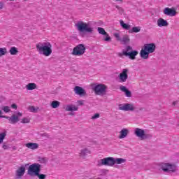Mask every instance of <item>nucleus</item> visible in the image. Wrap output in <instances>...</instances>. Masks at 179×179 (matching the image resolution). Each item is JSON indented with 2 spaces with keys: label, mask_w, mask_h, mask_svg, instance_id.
I'll list each match as a JSON object with an SVG mask.
<instances>
[{
  "label": "nucleus",
  "mask_w": 179,
  "mask_h": 179,
  "mask_svg": "<svg viewBox=\"0 0 179 179\" xmlns=\"http://www.w3.org/2000/svg\"><path fill=\"white\" fill-rule=\"evenodd\" d=\"M11 108H14V110H17V105H16L15 103H13L11 105Z\"/></svg>",
  "instance_id": "obj_42"
},
{
  "label": "nucleus",
  "mask_w": 179,
  "mask_h": 179,
  "mask_svg": "<svg viewBox=\"0 0 179 179\" xmlns=\"http://www.w3.org/2000/svg\"><path fill=\"white\" fill-rule=\"evenodd\" d=\"M74 92H75L76 94H78V96H83V95L86 94V91L83 88H82L79 86L75 87Z\"/></svg>",
  "instance_id": "obj_18"
},
{
  "label": "nucleus",
  "mask_w": 179,
  "mask_h": 179,
  "mask_svg": "<svg viewBox=\"0 0 179 179\" xmlns=\"http://www.w3.org/2000/svg\"><path fill=\"white\" fill-rule=\"evenodd\" d=\"M26 148L31 149V150H36L38 149V143H28L25 144Z\"/></svg>",
  "instance_id": "obj_21"
},
{
  "label": "nucleus",
  "mask_w": 179,
  "mask_h": 179,
  "mask_svg": "<svg viewBox=\"0 0 179 179\" xmlns=\"http://www.w3.org/2000/svg\"><path fill=\"white\" fill-rule=\"evenodd\" d=\"M128 135H129V129L123 128L119 132L118 139H125Z\"/></svg>",
  "instance_id": "obj_16"
},
{
  "label": "nucleus",
  "mask_w": 179,
  "mask_h": 179,
  "mask_svg": "<svg viewBox=\"0 0 179 179\" xmlns=\"http://www.w3.org/2000/svg\"><path fill=\"white\" fill-rule=\"evenodd\" d=\"M103 40L106 43H110L111 42V37L110 36V35H108V33H106V34L103 35Z\"/></svg>",
  "instance_id": "obj_29"
},
{
  "label": "nucleus",
  "mask_w": 179,
  "mask_h": 179,
  "mask_svg": "<svg viewBox=\"0 0 179 179\" xmlns=\"http://www.w3.org/2000/svg\"><path fill=\"white\" fill-rule=\"evenodd\" d=\"M163 13L166 16H170L171 17H173V16H176L177 15V10L175 8H169L166 7L163 10Z\"/></svg>",
  "instance_id": "obj_13"
},
{
  "label": "nucleus",
  "mask_w": 179,
  "mask_h": 179,
  "mask_svg": "<svg viewBox=\"0 0 179 179\" xmlns=\"http://www.w3.org/2000/svg\"><path fill=\"white\" fill-rule=\"evenodd\" d=\"M3 149H4V150H6L9 149V145L3 144Z\"/></svg>",
  "instance_id": "obj_44"
},
{
  "label": "nucleus",
  "mask_w": 179,
  "mask_h": 179,
  "mask_svg": "<svg viewBox=\"0 0 179 179\" xmlns=\"http://www.w3.org/2000/svg\"><path fill=\"white\" fill-rule=\"evenodd\" d=\"M86 52V47H85V45L83 44H78L76 45L73 49L72 52V55H76L77 57H80L83 55Z\"/></svg>",
  "instance_id": "obj_9"
},
{
  "label": "nucleus",
  "mask_w": 179,
  "mask_h": 179,
  "mask_svg": "<svg viewBox=\"0 0 179 179\" xmlns=\"http://www.w3.org/2000/svg\"><path fill=\"white\" fill-rule=\"evenodd\" d=\"M77 103L78 104V106H83V100H78L77 101Z\"/></svg>",
  "instance_id": "obj_43"
},
{
  "label": "nucleus",
  "mask_w": 179,
  "mask_h": 179,
  "mask_svg": "<svg viewBox=\"0 0 179 179\" xmlns=\"http://www.w3.org/2000/svg\"><path fill=\"white\" fill-rule=\"evenodd\" d=\"M0 171H1V167H0Z\"/></svg>",
  "instance_id": "obj_52"
},
{
  "label": "nucleus",
  "mask_w": 179,
  "mask_h": 179,
  "mask_svg": "<svg viewBox=\"0 0 179 179\" xmlns=\"http://www.w3.org/2000/svg\"><path fill=\"white\" fill-rule=\"evenodd\" d=\"M9 52L10 55H16L17 52H19V50H17V48L16 47H11Z\"/></svg>",
  "instance_id": "obj_26"
},
{
  "label": "nucleus",
  "mask_w": 179,
  "mask_h": 179,
  "mask_svg": "<svg viewBox=\"0 0 179 179\" xmlns=\"http://www.w3.org/2000/svg\"><path fill=\"white\" fill-rule=\"evenodd\" d=\"M177 104H178V101H174L172 103V105H173V106H177Z\"/></svg>",
  "instance_id": "obj_46"
},
{
  "label": "nucleus",
  "mask_w": 179,
  "mask_h": 179,
  "mask_svg": "<svg viewBox=\"0 0 179 179\" xmlns=\"http://www.w3.org/2000/svg\"><path fill=\"white\" fill-rule=\"evenodd\" d=\"M120 26H122V29H124V30H129V29H131V25L126 24L123 20H120Z\"/></svg>",
  "instance_id": "obj_25"
},
{
  "label": "nucleus",
  "mask_w": 179,
  "mask_h": 179,
  "mask_svg": "<svg viewBox=\"0 0 179 179\" xmlns=\"http://www.w3.org/2000/svg\"><path fill=\"white\" fill-rule=\"evenodd\" d=\"M6 136V134L5 133L0 134V145L3 142V139H5Z\"/></svg>",
  "instance_id": "obj_38"
},
{
  "label": "nucleus",
  "mask_w": 179,
  "mask_h": 179,
  "mask_svg": "<svg viewBox=\"0 0 179 179\" xmlns=\"http://www.w3.org/2000/svg\"><path fill=\"white\" fill-rule=\"evenodd\" d=\"M141 31V27H133L129 33H139Z\"/></svg>",
  "instance_id": "obj_28"
},
{
  "label": "nucleus",
  "mask_w": 179,
  "mask_h": 179,
  "mask_svg": "<svg viewBox=\"0 0 179 179\" xmlns=\"http://www.w3.org/2000/svg\"><path fill=\"white\" fill-rule=\"evenodd\" d=\"M156 51V45L155 43L145 44L140 52V57L143 59H149V54H153Z\"/></svg>",
  "instance_id": "obj_3"
},
{
  "label": "nucleus",
  "mask_w": 179,
  "mask_h": 179,
  "mask_svg": "<svg viewBox=\"0 0 179 179\" xmlns=\"http://www.w3.org/2000/svg\"><path fill=\"white\" fill-rule=\"evenodd\" d=\"M27 90H34V89H37V85L34 83H28L26 85Z\"/></svg>",
  "instance_id": "obj_23"
},
{
  "label": "nucleus",
  "mask_w": 179,
  "mask_h": 179,
  "mask_svg": "<svg viewBox=\"0 0 179 179\" xmlns=\"http://www.w3.org/2000/svg\"><path fill=\"white\" fill-rule=\"evenodd\" d=\"M76 27H77V29L80 33H83V31H85L86 33H93L94 31V28L90 25L89 23L84 22L83 21L78 22L76 24Z\"/></svg>",
  "instance_id": "obj_5"
},
{
  "label": "nucleus",
  "mask_w": 179,
  "mask_h": 179,
  "mask_svg": "<svg viewBox=\"0 0 179 179\" xmlns=\"http://www.w3.org/2000/svg\"><path fill=\"white\" fill-rule=\"evenodd\" d=\"M118 108L121 111H135L136 110V107H135V104L132 103H126L118 105Z\"/></svg>",
  "instance_id": "obj_10"
},
{
  "label": "nucleus",
  "mask_w": 179,
  "mask_h": 179,
  "mask_svg": "<svg viewBox=\"0 0 179 179\" xmlns=\"http://www.w3.org/2000/svg\"><path fill=\"white\" fill-rule=\"evenodd\" d=\"M12 149H13V150H16L17 149V148L14 146V147L12 148Z\"/></svg>",
  "instance_id": "obj_50"
},
{
  "label": "nucleus",
  "mask_w": 179,
  "mask_h": 179,
  "mask_svg": "<svg viewBox=\"0 0 179 179\" xmlns=\"http://www.w3.org/2000/svg\"><path fill=\"white\" fill-rule=\"evenodd\" d=\"M24 1H27V0H24Z\"/></svg>",
  "instance_id": "obj_53"
},
{
  "label": "nucleus",
  "mask_w": 179,
  "mask_h": 179,
  "mask_svg": "<svg viewBox=\"0 0 179 179\" xmlns=\"http://www.w3.org/2000/svg\"><path fill=\"white\" fill-rule=\"evenodd\" d=\"M29 122H30V118H29V117H23L21 120L22 124H29Z\"/></svg>",
  "instance_id": "obj_36"
},
{
  "label": "nucleus",
  "mask_w": 179,
  "mask_h": 179,
  "mask_svg": "<svg viewBox=\"0 0 179 179\" xmlns=\"http://www.w3.org/2000/svg\"><path fill=\"white\" fill-rule=\"evenodd\" d=\"M117 55H118V57H124V50H123V52L121 53V52H119L118 54H117Z\"/></svg>",
  "instance_id": "obj_45"
},
{
  "label": "nucleus",
  "mask_w": 179,
  "mask_h": 179,
  "mask_svg": "<svg viewBox=\"0 0 179 179\" xmlns=\"http://www.w3.org/2000/svg\"><path fill=\"white\" fill-rule=\"evenodd\" d=\"M4 115H2V110H0V118H3Z\"/></svg>",
  "instance_id": "obj_49"
},
{
  "label": "nucleus",
  "mask_w": 179,
  "mask_h": 179,
  "mask_svg": "<svg viewBox=\"0 0 179 179\" xmlns=\"http://www.w3.org/2000/svg\"><path fill=\"white\" fill-rule=\"evenodd\" d=\"M61 103L58 101H53L50 103V107H52V108H58V107H59Z\"/></svg>",
  "instance_id": "obj_24"
},
{
  "label": "nucleus",
  "mask_w": 179,
  "mask_h": 179,
  "mask_svg": "<svg viewBox=\"0 0 179 179\" xmlns=\"http://www.w3.org/2000/svg\"><path fill=\"white\" fill-rule=\"evenodd\" d=\"M97 31L99 34H101L102 36L107 34V32L106 31V30H104L103 28H101V27H98Z\"/></svg>",
  "instance_id": "obj_31"
},
{
  "label": "nucleus",
  "mask_w": 179,
  "mask_h": 179,
  "mask_svg": "<svg viewBox=\"0 0 179 179\" xmlns=\"http://www.w3.org/2000/svg\"><path fill=\"white\" fill-rule=\"evenodd\" d=\"M160 169L164 173H176L177 166L171 163H162L160 164Z\"/></svg>",
  "instance_id": "obj_7"
},
{
  "label": "nucleus",
  "mask_w": 179,
  "mask_h": 179,
  "mask_svg": "<svg viewBox=\"0 0 179 179\" xmlns=\"http://www.w3.org/2000/svg\"><path fill=\"white\" fill-rule=\"evenodd\" d=\"M1 110L6 113H10V107L9 106H2Z\"/></svg>",
  "instance_id": "obj_34"
},
{
  "label": "nucleus",
  "mask_w": 179,
  "mask_h": 179,
  "mask_svg": "<svg viewBox=\"0 0 179 179\" xmlns=\"http://www.w3.org/2000/svg\"><path fill=\"white\" fill-rule=\"evenodd\" d=\"M115 2H120V3H122V0H113Z\"/></svg>",
  "instance_id": "obj_48"
},
{
  "label": "nucleus",
  "mask_w": 179,
  "mask_h": 179,
  "mask_svg": "<svg viewBox=\"0 0 179 179\" xmlns=\"http://www.w3.org/2000/svg\"><path fill=\"white\" fill-rule=\"evenodd\" d=\"M134 134L140 141H146L152 136V134L147 133L146 130L139 127H136L134 129Z\"/></svg>",
  "instance_id": "obj_4"
},
{
  "label": "nucleus",
  "mask_w": 179,
  "mask_h": 179,
  "mask_svg": "<svg viewBox=\"0 0 179 179\" xmlns=\"http://www.w3.org/2000/svg\"><path fill=\"white\" fill-rule=\"evenodd\" d=\"M97 118H100V114H99V113L94 114V115L91 117V119H92V120H97Z\"/></svg>",
  "instance_id": "obj_40"
},
{
  "label": "nucleus",
  "mask_w": 179,
  "mask_h": 179,
  "mask_svg": "<svg viewBox=\"0 0 179 179\" xmlns=\"http://www.w3.org/2000/svg\"><path fill=\"white\" fill-rule=\"evenodd\" d=\"M9 1H15V0H9Z\"/></svg>",
  "instance_id": "obj_51"
},
{
  "label": "nucleus",
  "mask_w": 179,
  "mask_h": 179,
  "mask_svg": "<svg viewBox=\"0 0 179 179\" xmlns=\"http://www.w3.org/2000/svg\"><path fill=\"white\" fill-rule=\"evenodd\" d=\"M36 51L41 55L50 57L52 54V45L50 42H40L36 43Z\"/></svg>",
  "instance_id": "obj_2"
},
{
  "label": "nucleus",
  "mask_w": 179,
  "mask_h": 179,
  "mask_svg": "<svg viewBox=\"0 0 179 179\" xmlns=\"http://www.w3.org/2000/svg\"><path fill=\"white\" fill-rule=\"evenodd\" d=\"M125 57H129L130 59H135L136 55H138V51L133 50L130 53H124Z\"/></svg>",
  "instance_id": "obj_22"
},
{
  "label": "nucleus",
  "mask_w": 179,
  "mask_h": 179,
  "mask_svg": "<svg viewBox=\"0 0 179 179\" xmlns=\"http://www.w3.org/2000/svg\"><path fill=\"white\" fill-rule=\"evenodd\" d=\"M41 171V164L38 163H34L30 165L28 168V174L31 177L36 176L38 173Z\"/></svg>",
  "instance_id": "obj_8"
},
{
  "label": "nucleus",
  "mask_w": 179,
  "mask_h": 179,
  "mask_svg": "<svg viewBox=\"0 0 179 179\" xmlns=\"http://www.w3.org/2000/svg\"><path fill=\"white\" fill-rule=\"evenodd\" d=\"M120 43L128 44V43H129V36H128V35H124L122 38V41H120Z\"/></svg>",
  "instance_id": "obj_27"
},
{
  "label": "nucleus",
  "mask_w": 179,
  "mask_h": 179,
  "mask_svg": "<svg viewBox=\"0 0 179 179\" xmlns=\"http://www.w3.org/2000/svg\"><path fill=\"white\" fill-rule=\"evenodd\" d=\"M120 90H121V92H123V93H124L126 97H132V92L127 89V87L121 85L120 87Z\"/></svg>",
  "instance_id": "obj_19"
},
{
  "label": "nucleus",
  "mask_w": 179,
  "mask_h": 179,
  "mask_svg": "<svg viewBox=\"0 0 179 179\" xmlns=\"http://www.w3.org/2000/svg\"><path fill=\"white\" fill-rule=\"evenodd\" d=\"M36 177H38V179H45L47 178V175L38 173L36 176Z\"/></svg>",
  "instance_id": "obj_35"
},
{
  "label": "nucleus",
  "mask_w": 179,
  "mask_h": 179,
  "mask_svg": "<svg viewBox=\"0 0 179 179\" xmlns=\"http://www.w3.org/2000/svg\"><path fill=\"white\" fill-rule=\"evenodd\" d=\"M24 173H26V166H22L18 167V169L15 171V177L17 179H20L24 176Z\"/></svg>",
  "instance_id": "obj_14"
},
{
  "label": "nucleus",
  "mask_w": 179,
  "mask_h": 179,
  "mask_svg": "<svg viewBox=\"0 0 179 179\" xmlns=\"http://www.w3.org/2000/svg\"><path fill=\"white\" fill-rule=\"evenodd\" d=\"M116 9H117V10L119 11V13L120 15H122V13H124V8H122V7H120L119 6H115Z\"/></svg>",
  "instance_id": "obj_39"
},
{
  "label": "nucleus",
  "mask_w": 179,
  "mask_h": 179,
  "mask_svg": "<svg viewBox=\"0 0 179 179\" xmlns=\"http://www.w3.org/2000/svg\"><path fill=\"white\" fill-rule=\"evenodd\" d=\"M129 70L128 69H124L118 76L119 82L120 83H124L128 80V73Z\"/></svg>",
  "instance_id": "obj_12"
},
{
  "label": "nucleus",
  "mask_w": 179,
  "mask_h": 179,
  "mask_svg": "<svg viewBox=\"0 0 179 179\" xmlns=\"http://www.w3.org/2000/svg\"><path fill=\"white\" fill-rule=\"evenodd\" d=\"M65 111H78L79 108L73 104H68L64 107Z\"/></svg>",
  "instance_id": "obj_20"
},
{
  "label": "nucleus",
  "mask_w": 179,
  "mask_h": 179,
  "mask_svg": "<svg viewBox=\"0 0 179 179\" xmlns=\"http://www.w3.org/2000/svg\"><path fill=\"white\" fill-rule=\"evenodd\" d=\"M92 89L96 96H104L107 93V85L104 84H92Z\"/></svg>",
  "instance_id": "obj_6"
},
{
  "label": "nucleus",
  "mask_w": 179,
  "mask_h": 179,
  "mask_svg": "<svg viewBox=\"0 0 179 179\" xmlns=\"http://www.w3.org/2000/svg\"><path fill=\"white\" fill-rule=\"evenodd\" d=\"M132 47L131 46H127L126 48V50H124V55L125 56V54H129L130 52H132Z\"/></svg>",
  "instance_id": "obj_33"
},
{
  "label": "nucleus",
  "mask_w": 179,
  "mask_h": 179,
  "mask_svg": "<svg viewBox=\"0 0 179 179\" xmlns=\"http://www.w3.org/2000/svg\"><path fill=\"white\" fill-rule=\"evenodd\" d=\"M127 159L124 158H114L108 157L101 159L98 161V166H108L109 167H114L115 164H122L125 163Z\"/></svg>",
  "instance_id": "obj_1"
},
{
  "label": "nucleus",
  "mask_w": 179,
  "mask_h": 179,
  "mask_svg": "<svg viewBox=\"0 0 179 179\" xmlns=\"http://www.w3.org/2000/svg\"><path fill=\"white\" fill-rule=\"evenodd\" d=\"M91 154H92V151L90 150V149L87 148H84L80 150L79 157L80 159H86V157H87V155Z\"/></svg>",
  "instance_id": "obj_15"
},
{
  "label": "nucleus",
  "mask_w": 179,
  "mask_h": 179,
  "mask_svg": "<svg viewBox=\"0 0 179 179\" xmlns=\"http://www.w3.org/2000/svg\"><path fill=\"white\" fill-rule=\"evenodd\" d=\"M157 26L158 27H167L169 26V22L163 18H159L157 20Z\"/></svg>",
  "instance_id": "obj_17"
},
{
  "label": "nucleus",
  "mask_w": 179,
  "mask_h": 179,
  "mask_svg": "<svg viewBox=\"0 0 179 179\" xmlns=\"http://www.w3.org/2000/svg\"><path fill=\"white\" fill-rule=\"evenodd\" d=\"M113 36L114 37H115L117 41H120V42L122 41V38H121V35H120V34L115 33Z\"/></svg>",
  "instance_id": "obj_37"
},
{
  "label": "nucleus",
  "mask_w": 179,
  "mask_h": 179,
  "mask_svg": "<svg viewBox=\"0 0 179 179\" xmlns=\"http://www.w3.org/2000/svg\"><path fill=\"white\" fill-rule=\"evenodd\" d=\"M7 52L8 50H6V48H0V57L6 55Z\"/></svg>",
  "instance_id": "obj_30"
},
{
  "label": "nucleus",
  "mask_w": 179,
  "mask_h": 179,
  "mask_svg": "<svg viewBox=\"0 0 179 179\" xmlns=\"http://www.w3.org/2000/svg\"><path fill=\"white\" fill-rule=\"evenodd\" d=\"M28 110L31 113H37L38 111V107H34V106H29Z\"/></svg>",
  "instance_id": "obj_32"
},
{
  "label": "nucleus",
  "mask_w": 179,
  "mask_h": 179,
  "mask_svg": "<svg viewBox=\"0 0 179 179\" xmlns=\"http://www.w3.org/2000/svg\"><path fill=\"white\" fill-rule=\"evenodd\" d=\"M22 114L20 112L17 113V114H13L12 116H3V118L8 120L9 124H17L20 121L19 117H22Z\"/></svg>",
  "instance_id": "obj_11"
},
{
  "label": "nucleus",
  "mask_w": 179,
  "mask_h": 179,
  "mask_svg": "<svg viewBox=\"0 0 179 179\" xmlns=\"http://www.w3.org/2000/svg\"><path fill=\"white\" fill-rule=\"evenodd\" d=\"M3 3L0 2V9H3Z\"/></svg>",
  "instance_id": "obj_47"
},
{
  "label": "nucleus",
  "mask_w": 179,
  "mask_h": 179,
  "mask_svg": "<svg viewBox=\"0 0 179 179\" xmlns=\"http://www.w3.org/2000/svg\"><path fill=\"white\" fill-rule=\"evenodd\" d=\"M101 172L102 174H107L108 173V169H102Z\"/></svg>",
  "instance_id": "obj_41"
}]
</instances>
